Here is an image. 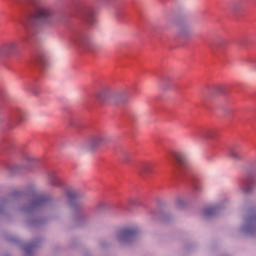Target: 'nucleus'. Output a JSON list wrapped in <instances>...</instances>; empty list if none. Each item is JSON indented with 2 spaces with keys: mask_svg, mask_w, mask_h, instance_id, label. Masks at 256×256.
Returning <instances> with one entry per match:
<instances>
[{
  "mask_svg": "<svg viewBox=\"0 0 256 256\" xmlns=\"http://www.w3.org/2000/svg\"><path fill=\"white\" fill-rule=\"evenodd\" d=\"M48 181L50 185H53L54 187H59V185H61V179L59 178V176H57V173L55 172H50L48 174Z\"/></svg>",
  "mask_w": 256,
  "mask_h": 256,
  "instance_id": "423d86ee",
  "label": "nucleus"
},
{
  "mask_svg": "<svg viewBox=\"0 0 256 256\" xmlns=\"http://www.w3.org/2000/svg\"><path fill=\"white\" fill-rule=\"evenodd\" d=\"M216 208L215 207H210L207 208L204 212V215L209 216V215H213L215 213Z\"/></svg>",
  "mask_w": 256,
  "mask_h": 256,
  "instance_id": "9b49d317",
  "label": "nucleus"
},
{
  "mask_svg": "<svg viewBox=\"0 0 256 256\" xmlns=\"http://www.w3.org/2000/svg\"><path fill=\"white\" fill-rule=\"evenodd\" d=\"M85 19L88 21V23L92 24L95 21V11L93 10H88L85 13Z\"/></svg>",
  "mask_w": 256,
  "mask_h": 256,
  "instance_id": "6e6552de",
  "label": "nucleus"
},
{
  "mask_svg": "<svg viewBox=\"0 0 256 256\" xmlns=\"http://www.w3.org/2000/svg\"><path fill=\"white\" fill-rule=\"evenodd\" d=\"M27 119V114L23 111H18L14 114V123L19 125V123H23Z\"/></svg>",
  "mask_w": 256,
  "mask_h": 256,
  "instance_id": "0eeeda50",
  "label": "nucleus"
},
{
  "mask_svg": "<svg viewBox=\"0 0 256 256\" xmlns=\"http://www.w3.org/2000/svg\"><path fill=\"white\" fill-rule=\"evenodd\" d=\"M107 143H109V136L103 133L95 134L89 138L87 142V149H89L90 151H93L97 149V147L107 145Z\"/></svg>",
  "mask_w": 256,
  "mask_h": 256,
  "instance_id": "f03ea898",
  "label": "nucleus"
},
{
  "mask_svg": "<svg viewBox=\"0 0 256 256\" xmlns=\"http://www.w3.org/2000/svg\"><path fill=\"white\" fill-rule=\"evenodd\" d=\"M139 175H151L153 174V164L145 162L138 167Z\"/></svg>",
  "mask_w": 256,
  "mask_h": 256,
  "instance_id": "20e7f679",
  "label": "nucleus"
},
{
  "mask_svg": "<svg viewBox=\"0 0 256 256\" xmlns=\"http://www.w3.org/2000/svg\"><path fill=\"white\" fill-rule=\"evenodd\" d=\"M175 159H176V161H181V158L179 157V154L175 155Z\"/></svg>",
  "mask_w": 256,
  "mask_h": 256,
  "instance_id": "f8f14e48",
  "label": "nucleus"
},
{
  "mask_svg": "<svg viewBox=\"0 0 256 256\" xmlns=\"http://www.w3.org/2000/svg\"><path fill=\"white\" fill-rule=\"evenodd\" d=\"M247 226L250 228V229H253V227H256V216H250L247 221Z\"/></svg>",
  "mask_w": 256,
  "mask_h": 256,
  "instance_id": "1a4fd4ad",
  "label": "nucleus"
},
{
  "mask_svg": "<svg viewBox=\"0 0 256 256\" xmlns=\"http://www.w3.org/2000/svg\"><path fill=\"white\" fill-rule=\"evenodd\" d=\"M96 99L99 103L109 101V99H111V92L109 90H101L96 94Z\"/></svg>",
  "mask_w": 256,
  "mask_h": 256,
  "instance_id": "39448f33",
  "label": "nucleus"
},
{
  "mask_svg": "<svg viewBox=\"0 0 256 256\" xmlns=\"http://www.w3.org/2000/svg\"><path fill=\"white\" fill-rule=\"evenodd\" d=\"M230 157L232 159H236V160L241 159V155L239 154V152L237 150H231L230 151Z\"/></svg>",
  "mask_w": 256,
  "mask_h": 256,
  "instance_id": "9d476101",
  "label": "nucleus"
},
{
  "mask_svg": "<svg viewBox=\"0 0 256 256\" xmlns=\"http://www.w3.org/2000/svg\"><path fill=\"white\" fill-rule=\"evenodd\" d=\"M51 17H53V11L51 8L45 5H39L34 12V19L39 25H47L51 23Z\"/></svg>",
  "mask_w": 256,
  "mask_h": 256,
  "instance_id": "f257e3e1",
  "label": "nucleus"
},
{
  "mask_svg": "<svg viewBox=\"0 0 256 256\" xmlns=\"http://www.w3.org/2000/svg\"><path fill=\"white\" fill-rule=\"evenodd\" d=\"M135 235V230L133 229H124L120 230L117 233V239L118 241H129Z\"/></svg>",
  "mask_w": 256,
  "mask_h": 256,
  "instance_id": "7ed1b4c3",
  "label": "nucleus"
}]
</instances>
